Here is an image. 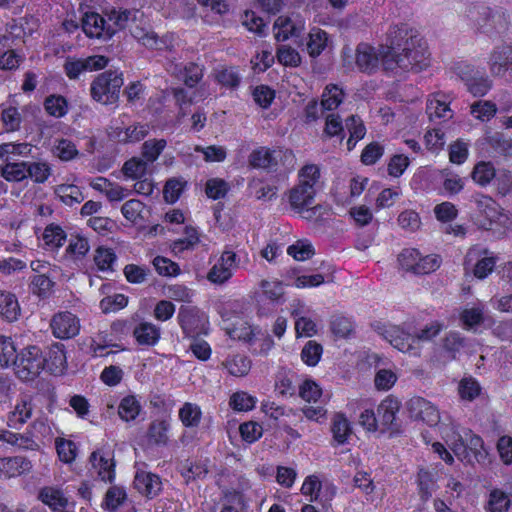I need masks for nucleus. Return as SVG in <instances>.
I'll use <instances>...</instances> for the list:
<instances>
[{"mask_svg":"<svg viewBox=\"0 0 512 512\" xmlns=\"http://www.w3.org/2000/svg\"><path fill=\"white\" fill-rule=\"evenodd\" d=\"M80 320L70 311H61L54 314L50 320V329L55 338L68 340L76 337L80 332Z\"/></svg>","mask_w":512,"mask_h":512,"instance_id":"nucleus-12","label":"nucleus"},{"mask_svg":"<svg viewBox=\"0 0 512 512\" xmlns=\"http://www.w3.org/2000/svg\"><path fill=\"white\" fill-rule=\"evenodd\" d=\"M262 294L258 300V315L267 316L274 307L284 302L283 285L278 280H262L260 283Z\"/></svg>","mask_w":512,"mask_h":512,"instance_id":"nucleus-11","label":"nucleus"},{"mask_svg":"<svg viewBox=\"0 0 512 512\" xmlns=\"http://www.w3.org/2000/svg\"><path fill=\"white\" fill-rule=\"evenodd\" d=\"M411 417L422 420L429 426L440 422V413L436 406L422 397H414L408 402Z\"/></svg>","mask_w":512,"mask_h":512,"instance_id":"nucleus-17","label":"nucleus"},{"mask_svg":"<svg viewBox=\"0 0 512 512\" xmlns=\"http://www.w3.org/2000/svg\"><path fill=\"white\" fill-rule=\"evenodd\" d=\"M40 500L51 507L53 510L64 508L67 505V499L63 492L53 487H45L39 493Z\"/></svg>","mask_w":512,"mask_h":512,"instance_id":"nucleus-45","label":"nucleus"},{"mask_svg":"<svg viewBox=\"0 0 512 512\" xmlns=\"http://www.w3.org/2000/svg\"><path fill=\"white\" fill-rule=\"evenodd\" d=\"M53 287V282L48 275H35L30 284V289L33 294L46 298Z\"/></svg>","mask_w":512,"mask_h":512,"instance_id":"nucleus-64","label":"nucleus"},{"mask_svg":"<svg viewBox=\"0 0 512 512\" xmlns=\"http://www.w3.org/2000/svg\"><path fill=\"white\" fill-rule=\"evenodd\" d=\"M133 483L135 489L148 498L156 497L162 489L159 476L146 471H137Z\"/></svg>","mask_w":512,"mask_h":512,"instance_id":"nucleus-19","label":"nucleus"},{"mask_svg":"<svg viewBox=\"0 0 512 512\" xmlns=\"http://www.w3.org/2000/svg\"><path fill=\"white\" fill-rule=\"evenodd\" d=\"M175 71H177L178 78L188 87H194L203 76L202 68L195 63L177 64Z\"/></svg>","mask_w":512,"mask_h":512,"instance_id":"nucleus-34","label":"nucleus"},{"mask_svg":"<svg viewBox=\"0 0 512 512\" xmlns=\"http://www.w3.org/2000/svg\"><path fill=\"white\" fill-rule=\"evenodd\" d=\"M0 52V67L3 70H15L24 61V56L13 48Z\"/></svg>","mask_w":512,"mask_h":512,"instance_id":"nucleus-63","label":"nucleus"},{"mask_svg":"<svg viewBox=\"0 0 512 512\" xmlns=\"http://www.w3.org/2000/svg\"><path fill=\"white\" fill-rule=\"evenodd\" d=\"M426 113L430 120H448L452 118V110L449 107V103L445 95L436 93L427 100Z\"/></svg>","mask_w":512,"mask_h":512,"instance_id":"nucleus-26","label":"nucleus"},{"mask_svg":"<svg viewBox=\"0 0 512 512\" xmlns=\"http://www.w3.org/2000/svg\"><path fill=\"white\" fill-rule=\"evenodd\" d=\"M497 112L496 105L491 101H477L471 105V114L481 120L488 121L495 116Z\"/></svg>","mask_w":512,"mask_h":512,"instance_id":"nucleus-60","label":"nucleus"},{"mask_svg":"<svg viewBox=\"0 0 512 512\" xmlns=\"http://www.w3.org/2000/svg\"><path fill=\"white\" fill-rule=\"evenodd\" d=\"M344 92L335 84L327 85L322 93V107L325 111H333L342 103Z\"/></svg>","mask_w":512,"mask_h":512,"instance_id":"nucleus-38","label":"nucleus"},{"mask_svg":"<svg viewBox=\"0 0 512 512\" xmlns=\"http://www.w3.org/2000/svg\"><path fill=\"white\" fill-rule=\"evenodd\" d=\"M329 43L328 33L318 27H313L306 40L307 53L310 57L316 58L328 47Z\"/></svg>","mask_w":512,"mask_h":512,"instance_id":"nucleus-30","label":"nucleus"},{"mask_svg":"<svg viewBox=\"0 0 512 512\" xmlns=\"http://www.w3.org/2000/svg\"><path fill=\"white\" fill-rule=\"evenodd\" d=\"M33 405L30 400L21 398L8 414L7 425L13 429H20L31 418Z\"/></svg>","mask_w":512,"mask_h":512,"instance_id":"nucleus-29","label":"nucleus"},{"mask_svg":"<svg viewBox=\"0 0 512 512\" xmlns=\"http://www.w3.org/2000/svg\"><path fill=\"white\" fill-rule=\"evenodd\" d=\"M383 67L394 72H420L429 66V52L426 42L407 24L391 26L387 34V47L382 51Z\"/></svg>","mask_w":512,"mask_h":512,"instance_id":"nucleus-1","label":"nucleus"},{"mask_svg":"<svg viewBox=\"0 0 512 512\" xmlns=\"http://www.w3.org/2000/svg\"><path fill=\"white\" fill-rule=\"evenodd\" d=\"M460 320L466 329L480 325L484 321V306L478 305L464 309L460 314Z\"/></svg>","mask_w":512,"mask_h":512,"instance_id":"nucleus-55","label":"nucleus"},{"mask_svg":"<svg viewBox=\"0 0 512 512\" xmlns=\"http://www.w3.org/2000/svg\"><path fill=\"white\" fill-rule=\"evenodd\" d=\"M224 366L231 375L242 377L249 373L251 360L245 355L237 354L227 358L224 362Z\"/></svg>","mask_w":512,"mask_h":512,"instance_id":"nucleus-40","label":"nucleus"},{"mask_svg":"<svg viewBox=\"0 0 512 512\" xmlns=\"http://www.w3.org/2000/svg\"><path fill=\"white\" fill-rule=\"evenodd\" d=\"M487 143L501 155H512V139L501 132L488 136Z\"/></svg>","mask_w":512,"mask_h":512,"instance_id":"nucleus-54","label":"nucleus"},{"mask_svg":"<svg viewBox=\"0 0 512 512\" xmlns=\"http://www.w3.org/2000/svg\"><path fill=\"white\" fill-rule=\"evenodd\" d=\"M466 346L467 339L459 332L451 331L443 339V348L452 358Z\"/></svg>","mask_w":512,"mask_h":512,"instance_id":"nucleus-53","label":"nucleus"},{"mask_svg":"<svg viewBox=\"0 0 512 512\" xmlns=\"http://www.w3.org/2000/svg\"><path fill=\"white\" fill-rule=\"evenodd\" d=\"M66 240L65 231L56 224L48 225L43 233V241L51 249L61 247Z\"/></svg>","mask_w":512,"mask_h":512,"instance_id":"nucleus-50","label":"nucleus"},{"mask_svg":"<svg viewBox=\"0 0 512 512\" xmlns=\"http://www.w3.org/2000/svg\"><path fill=\"white\" fill-rule=\"evenodd\" d=\"M177 321L183 334L187 337L196 338L200 335L208 334V317L196 306H180Z\"/></svg>","mask_w":512,"mask_h":512,"instance_id":"nucleus-8","label":"nucleus"},{"mask_svg":"<svg viewBox=\"0 0 512 512\" xmlns=\"http://www.w3.org/2000/svg\"><path fill=\"white\" fill-rule=\"evenodd\" d=\"M152 264L161 276L173 277L180 273L179 265L166 257L157 256L153 259Z\"/></svg>","mask_w":512,"mask_h":512,"instance_id":"nucleus-61","label":"nucleus"},{"mask_svg":"<svg viewBox=\"0 0 512 512\" xmlns=\"http://www.w3.org/2000/svg\"><path fill=\"white\" fill-rule=\"evenodd\" d=\"M512 59V46L504 45L493 50L489 57V69L494 76H504Z\"/></svg>","mask_w":512,"mask_h":512,"instance_id":"nucleus-24","label":"nucleus"},{"mask_svg":"<svg viewBox=\"0 0 512 512\" xmlns=\"http://www.w3.org/2000/svg\"><path fill=\"white\" fill-rule=\"evenodd\" d=\"M26 162H14L7 156L1 168V176L8 182H21L27 179Z\"/></svg>","mask_w":512,"mask_h":512,"instance_id":"nucleus-33","label":"nucleus"},{"mask_svg":"<svg viewBox=\"0 0 512 512\" xmlns=\"http://www.w3.org/2000/svg\"><path fill=\"white\" fill-rule=\"evenodd\" d=\"M21 313L17 297L10 292L0 291V316L7 322L18 320Z\"/></svg>","mask_w":512,"mask_h":512,"instance_id":"nucleus-31","label":"nucleus"},{"mask_svg":"<svg viewBox=\"0 0 512 512\" xmlns=\"http://www.w3.org/2000/svg\"><path fill=\"white\" fill-rule=\"evenodd\" d=\"M45 369L51 374H61L66 368L67 359L65 347L61 343H53L47 347L44 353Z\"/></svg>","mask_w":512,"mask_h":512,"instance_id":"nucleus-20","label":"nucleus"},{"mask_svg":"<svg viewBox=\"0 0 512 512\" xmlns=\"http://www.w3.org/2000/svg\"><path fill=\"white\" fill-rule=\"evenodd\" d=\"M141 411V403L135 395L123 397L118 405V415L125 422L134 421Z\"/></svg>","mask_w":512,"mask_h":512,"instance_id":"nucleus-32","label":"nucleus"},{"mask_svg":"<svg viewBox=\"0 0 512 512\" xmlns=\"http://www.w3.org/2000/svg\"><path fill=\"white\" fill-rule=\"evenodd\" d=\"M453 69L455 74L464 82L467 90L475 97L485 96L492 88V81L484 70L465 62L456 63Z\"/></svg>","mask_w":512,"mask_h":512,"instance_id":"nucleus-7","label":"nucleus"},{"mask_svg":"<svg viewBox=\"0 0 512 512\" xmlns=\"http://www.w3.org/2000/svg\"><path fill=\"white\" fill-rule=\"evenodd\" d=\"M256 401V398L247 392L237 391L231 395L229 405L235 411L245 412L252 410Z\"/></svg>","mask_w":512,"mask_h":512,"instance_id":"nucleus-52","label":"nucleus"},{"mask_svg":"<svg viewBox=\"0 0 512 512\" xmlns=\"http://www.w3.org/2000/svg\"><path fill=\"white\" fill-rule=\"evenodd\" d=\"M27 178L35 183H44L51 175V166L47 162H26Z\"/></svg>","mask_w":512,"mask_h":512,"instance_id":"nucleus-46","label":"nucleus"},{"mask_svg":"<svg viewBox=\"0 0 512 512\" xmlns=\"http://www.w3.org/2000/svg\"><path fill=\"white\" fill-rule=\"evenodd\" d=\"M133 36L143 46L149 49L164 50L169 47V41L167 38H159L153 31H145L143 29H137Z\"/></svg>","mask_w":512,"mask_h":512,"instance_id":"nucleus-36","label":"nucleus"},{"mask_svg":"<svg viewBox=\"0 0 512 512\" xmlns=\"http://www.w3.org/2000/svg\"><path fill=\"white\" fill-rule=\"evenodd\" d=\"M331 433L336 445L347 444L353 434L350 421L343 413H336L331 419Z\"/></svg>","mask_w":512,"mask_h":512,"instance_id":"nucleus-28","label":"nucleus"},{"mask_svg":"<svg viewBox=\"0 0 512 512\" xmlns=\"http://www.w3.org/2000/svg\"><path fill=\"white\" fill-rule=\"evenodd\" d=\"M378 332L386 341L399 351L413 355L418 354L419 348L416 346L415 336L401 327L395 325H383L382 327H378Z\"/></svg>","mask_w":512,"mask_h":512,"instance_id":"nucleus-10","label":"nucleus"},{"mask_svg":"<svg viewBox=\"0 0 512 512\" xmlns=\"http://www.w3.org/2000/svg\"><path fill=\"white\" fill-rule=\"evenodd\" d=\"M148 165L142 157H132L124 163L122 172L126 178L141 179L147 174Z\"/></svg>","mask_w":512,"mask_h":512,"instance_id":"nucleus-41","label":"nucleus"},{"mask_svg":"<svg viewBox=\"0 0 512 512\" xmlns=\"http://www.w3.org/2000/svg\"><path fill=\"white\" fill-rule=\"evenodd\" d=\"M167 146L165 139L146 140L141 147V156L148 164L154 163Z\"/></svg>","mask_w":512,"mask_h":512,"instance_id":"nucleus-42","label":"nucleus"},{"mask_svg":"<svg viewBox=\"0 0 512 512\" xmlns=\"http://www.w3.org/2000/svg\"><path fill=\"white\" fill-rule=\"evenodd\" d=\"M201 416L200 407L190 402H186L179 410V418L185 427H197Z\"/></svg>","mask_w":512,"mask_h":512,"instance_id":"nucleus-47","label":"nucleus"},{"mask_svg":"<svg viewBox=\"0 0 512 512\" xmlns=\"http://www.w3.org/2000/svg\"><path fill=\"white\" fill-rule=\"evenodd\" d=\"M44 108L50 116L62 118L68 113L69 105L64 96L52 94L46 97Z\"/></svg>","mask_w":512,"mask_h":512,"instance_id":"nucleus-39","label":"nucleus"},{"mask_svg":"<svg viewBox=\"0 0 512 512\" xmlns=\"http://www.w3.org/2000/svg\"><path fill=\"white\" fill-rule=\"evenodd\" d=\"M185 235L184 238L175 240L172 243L171 248L175 254L192 249L199 242L198 232L195 228L186 227Z\"/></svg>","mask_w":512,"mask_h":512,"instance_id":"nucleus-56","label":"nucleus"},{"mask_svg":"<svg viewBox=\"0 0 512 512\" xmlns=\"http://www.w3.org/2000/svg\"><path fill=\"white\" fill-rule=\"evenodd\" d=\"M400 403L397 399L386 398L377 408L378 427L381 431L390 430L397 432L399 425L396 422V415L399 412Z\"/></svg>","mask_w":512,"mask_h":512,"instance_id":"nucleus-18","label":"nucleus"},{"mask_svg":"<svg viewBox=\"0 0 512 512\" xmlns=\"http://www.w3.org/2000/svg\"><path fill=\"white\" fill-rule=\"evenodd\" d=\"M278 155L276 151L265 147L254 150L249 156V163L254 168H262L268 172H277Z\"/></svg>","mask_w":512,"mask_h":512,"instance_id":"nucleus-25","label":"nucleus"},{"mask_svg":"<svg viewBox=\"0 0 512 512\" xmlns=\"http://www.w3.org/2000/svg\"><path fill=\"white\" fill-rule=\"evenodd\" d=\"M240 258L232 250L225 249L218 262L210 269L207 279L215 284H223L228 281L233 271L239 267Z\"/></svg>","mask_w":512,"mask_h":512,"instance_id":"nucleus-13","label":"nucleus"},{"mask_svg":"<svg viewBox=\"0 0 512 512\" xmlns=\"http://www.w3.org/2000/svg\"><path fill=\"white\" fill-rule=\"evenodd\" d=\"M444 439L450 449L458 458L467 457L466 440L463 433V429L451 422L450 426H445L442 430Z\"/></svg>","mask_w":512,"mask_h":512,"instance_id":"nucleus-22","label":"nucleus"},{"mask_svg":"<svg viewBox=\"0 0 512 512\" xmlns=\"http://www.w3.org/2000/svg\"><path fill=\"white\" fill-rule=\"evenodd\" d=\"M149 133L147 124H137L115 132L114 138L123 143H135L143 140Z\"/></svg>","mask_w":512,"mask_h":512,"instance_id":"nucleus-35","label":"nucleus"},{"mask_svg":"<svg viewBox=\"0 0 512 512\" xmlns=\"http://www.w3.org/2000/svg\"><path fill=\"white\" fill-rule=\"evenodd\" d=\"M477 29L485 34L501 33L507 30L510 24V15L503 7L478 6L469 11Z\"/></svg>","mask_w":512,"mask_h":512,"instance_id":"nucleus-3","label":"nucleus"},{"mask_svg":"<svg viewBox=\"0 0 512 512\" xmlns=\"http://www.w3.org/2000/svg\"><path fill=\"white\" fill-rule=\"evenodd\" d=\"M287 253L297 261H305L314 255V248L309 241L299 240L288 247Z\"/></svg>","mask_w":512,"mask_h":512,"instance_id":"nucleus-58","label":"nucleus"},{"mask_svg":"<svg viewBox=\"0 0 512 512\" xmlns=\"http://www.w3.org/2000/svg\"><path fill=\"white\" fill-rule=\"evenodd\" d=\"M386 47L387 44L380 46L379 49H376L367 43L358 44L356 48L355 63L359 71L368 74L375 72L379 67L380 61L383 64L382 51Z\"/></svg>","mask_w":512,"mask_h":512,"instance_id":"nucleus-15","label":"nucleus"},{"mask_svg":"<svg viewBox=\"0 0 512 512\" xmlns=\"http://www.w3.org/2000/svg\"><path fill=\"white\" fill-rule=\"evenodd\" d=\"M476 205L490 223L497 222L500 217L499 205L489 196L480 195L476 198Z\"/></svg>","mask_w":512,"mask_h":512,"instance_id":"nucleus-44","label":"nucleus"},{"mask_svg":"<svg viewBox=\"0 0 512 512\" xmlns=\"http://www.w3.org/2000/svg\"><path fill=\"white\" fill-rule=\"evenodd\" d=\"M117 256L111 248L98 247L94 254V262L97 269L102 272H113Z\"/></svg>","mask_w":512,"mask_h":512,"instance_id":"nucleus-43","label":"nucleus"},{"mask_svg":"<svg viewBox=\"0 0 512 512\" xmlns=\"http://www.w3.org/2000/svg\"><path fill=\"white\" fill-rule=\"evenodd\" d=\"M319 177L320 170L314 164L305 165L299 171V184L289 192V203L294 210L301 212L313 203Z\"/></svg>","mask_w":512,"mask_h":512,"instance_id":"nucleus-2","label":"nucleus"},{"mask_svg":"<svg viewBox=\"0 0 512 512\" xmlns=\"http://www.w3.org/2000/svg\"><path fill=\"white\" fill-rule=\"evenodd\" d=\"M108 62V58L103 55H93L86 58L67 57L63 69L70 80H77L84 72H92L105 68Z\"/></svg>","mask_w":512,"mask_h":512,"instance_id":"nucleus-9","label":"nucleus"},{"mask_svg":"<svg viewBox=\"0 0 512 512\" xmlns=\"http://www.w3.org/2000/svg\"><path fill=\"white\" fill-rule=\"evenodd\" d=\"M55 194L59 199L68 206L81 203L84 195L81 189L74 184H60L55 189Z\"/></svg>","mask_w":512,"mask_h":512,"instance_id":"nucleus-37","label":"nucleus"},{"mask_svg":"<svg viewBox=\"0 0 512 512\" xmlns=\"http://www.w3.org/2000/svg\"><path fill=\"white\" fill-rule=\"evenodd\" d=\"M31 468V461L23 456L0 458V477H16L29 472Z\"/></svg>","mask_w":512,"mask_h":512,"instance_id":"nucleus-21","label":"nucleus"},{"mask_svg":"<svg viewBox=\"0 0 512 512\" xmlns=\"http://www.w3.org/2000/svg\"><path fill=\"white\" fill-rule=\"evenodd\" d=\"M322 353V345L314 340H309L301 351V359L308 366H315L319 362Z\"/></svg>","mask_w":512,"mask_h":512,"instance_id":"nucleus-57","label":"nucleus"},{"mask_svg":"<svg viewBox=\"0 0 512 512\" xmlns=\"http://www.w3.org/2000/svg\"><path fill=\"white\" fill-rule=\"evenodd\" d=\"M511 503L510 497L500 489H494L489 495V511L491 512H505L508 510Z\"/></svg>","mask_w":512,"mask_h":512,"instance_id":"nucleus-59","label":"nucleus"},{"mask_svg":"<svg viewBox=\"0 0 512 512\" xmlns=\"http://www.w3.org/2000/svg\"><path fill=\"white\" fill-rule=\"evenodd\" d=\"M82 30L88 37L102 40H109L116 33V29L96 12L85 13Z\"/></svg>","mask_w":512,"mask_h":512,"instance_id":"nucleus-16","label":"nucleus"},{"mask_svg":"<svg viewBox=\"0 0 512 512\" xmlns=\"http://www.w3.org/2000/svg\"><path fill=\"white\" fill-rule=\"evenodd\" d=\"M126 498V491L122 487L112 486L105 494L102 507L108 511H115L124 503Z\"/></svg>","mask_w":512,"mask_h":512,"instance_id":"nucleus-51","label":"nucleus"},{"mask_svg":"<svg viewBox=\"0 0 512 512\" xmlns=\"http://www.w3.org/2000/svg\"><path fill=\"white\" fill-rule=\"evenodd\" d=\"M17 376L23 381L34 380L45 369L44 352L37 345H29L17 354L14 364Z\"/></svg>","mask_w":512,"mask_h":512,"instance_id":"nucleus-4","label":"nucleus"},{"mask_svg":"<svg viewBox=\"0 0 512 512\" xmlns=\"http://www.w3.org/2000/svg\"><path fill=\"white\" fill-rule=\"evenodd\" d=\"M170 423L168 420H154L147 430V443L149 446L164 447L169 442Z\"/></svg>","mask_w":512,"mask_h":512,"instance_id":"nucleus-27","label":"nucleus"},{"mask_svg":"<svg viewBox=\"0 0 512 512\" xmlns=\"http://www.w3.org/2000/svg\"><path fill=\"white\" fill-rule=\"evenodd\" d=\"M496 176V170L491 162H479L472 171V179L480 186H487Z\"/></svg>","mask_w":512,"mask_h":512,"instance_id":"nucleus-48","label":"nucleus"},{"mask_svg":"<svg viewBox=\"0 0 512 512\" xmlns=\"http://www.w3.org/2000/svg\"><path fill=\"white\" fill-rule=\"evenodd\" d=\"M274 34L277 41H286L289 38L301 37L305 30V20L297 13L288 16H279L274 22Z\"/></svg>","mask_w":512,"mask_h":512,"instance_id":"nucleus-14","label":"nucleus"},{"mask_svg":"<svg viewBox=\"0 0 512 512\" xmlns=\"http://www.w3.org/2000/svg\"><path fill=\"white\" fill-rule=\"evenodd\" d=\"M277 59L284 66L297 67L301 63V56L298 51L287 45L278 47Z\"/></svg>","mask_w":512,"mask_h":512,"instance_id":"nucleus-62","label":"nucleus"},{"mask_svg":"<svg viewBox=\"0 0 512 512\" xmlns=\"http://www.w3.org/2000/svg\"><path fill=\"white\" fill-rule=\"evenodd\" d=\"M90 462L97 474L104 482H112L115 478V463L109 453L105 454L99 450L90 455Z\"/></svg>","mask_w":512,"mask_h":512,"instance_id":"nucleus-23","label":"nucleus"},{"mask_svg":"<svg viewBox=\"0 0 512 512\" xmlns=\"http://www.w3.org/2000/svg\"><path fill=\"white\" fill-rule=\"evenodd\" d=\"M30 434L35 440H38L39 446L44 445L46 441L52 438V430L48 421L43 418H38L33 421L28 427Z\"/></svg>","mask_w":512,"mask_h":512,"instance_id":"nucleus-49","label":"nucleus"},{"mask_svg":"<svg viewBox=\"0 0 512 512\" xmlns=\"http://www.w3.org/2000/svg\"><path fill=\"white\" fill-rule=\"evenodd\" d=\"M111 328L113 331L121 333L132 330V335L140 346H155L161 337L160 327L144 320L139 322L135 319L118 320L113 322Z\"/></svg>","mask_w":512,"mask_h":512,"instance_id":"nucleus-6","label":"nucleus"},{"mask_svg":"<svg viewBox=\"0 0 512 512\" xmlns=\"http://www.w3.org/2000/svg\"><path fill=\"white\" fill-rule=\"evenodd\" d=\"M123 85L121 74L115 71H106L99 74L91 83L90 92L92 98L102 104H113L119 98Z\"/></svg>","mask_w":512,"mask_h":512,"instance_id":"nucleus-5","label":"nucleus"}]
</instances>
